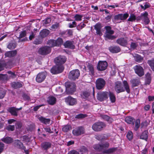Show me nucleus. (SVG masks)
I'll use <instances>...</instances> for the list:
<instances>
[{
    "instance_id": "nucleus-1",
    "label": "nucleus",
    "mask_w": 154,
    "mask_h": 154,
    "mask_svg": "<svg viewBox=\"0 0 154 154\" xmlns=\"http://www.w3.org/2000/svg\"><path fill=\"white\" fill-rule=\"evenodd\" d=\"M123 84L125 89L122 86V83L120 82H117L115 83L114 89L117 94L124 92L126 90L128 93H130V90L128 83L127 81L124 80L123 81Z\"/></svg>"
},
{
    "instance_id": "nucleus-2",
    "label": "nucleus",
    "mask_w": 154,
    "mask_h": 154,
    "mask_svg": "<svg viewBox=\"0 0 154 154\" xmlns=\"http://www.w3.org/2000/svg\"><path fill=\"white\" fill-rule=\"evenodd\" d=\"M104 28L106 29V32L105 34V39H108L110 40H113L116 39V37L114 35H112L113 34L114 31L112 30V27L110 26H106Z\"/></svg>"
},
{
    "instance_id": "nucleus-3",
    "label": "nucleus",
    "mask_w": 154,
    "mask_h": 154,
    "mask_svg": "<svg viewBox=\"0 0 154 154\" xmlns=\"http://www.w3.org/2000/svg\"><path fill=\"white\" fill-rule=\"evenodd\" d=\"M106 126L105 123L102 122H98L94 123L92 127V129L96 132L100 131Z\"/></svg>"
},
{
    "instance_id": "nucleus-4",
    "label": "nucleus",
    "mask_w": 154,
    "mask_h": 154,
    "mask_svg": "<svg viewBox=\"0 0 154 154\" xmlns=\"http://www.w3.org/2000/svg\"><path fill=\"white\" fill-rule=\"evenodd\" d=\"M108 94L109 93L107 91H99L97 94V99L99 101L102 102L108 98Z\"/></svg>"
},
{
    "instance_id": "nucleus-5",
    "label": "nucleus",
    "mask_w": 154,
    "mask_h": 154,
    "mask_svg": "<svg viewBox=\"0 0 154 154\" xmlns=\"http://www.w3.org/2000/svg\"><path fill=\"white\" fill-rule=\"evenodd\" d=\"M80 75V72L78 69H75L70 71L69 73L68 78L69 79L75 81L78 79Z\"/></svg>"
},
{
    "instance_id": "nucleus-6",
    "label": "nucleus",
    "mask_w": 154,
    "mask_h": 154,
    "mask_svg": "<svg viewBox=\"0 0 154 154\" xmlns=\"http://www.w3.org/2000/svg\"><path fill=\"white\" fill-rule=\"evenodd\" d=\"M66 59L67 58L65 56L63 55H60L55 57L54 61L56 65L63 66L62 65L66 62Z\"/></svg>"
},
{
    "instance_id": "nucleus-7",
    "label": "nucleus",
    "mask_w": 154,
    "mask_h": 154,
    "mask_svg": "<svg viewBox=\"0 0 154 154\" xmlns=\"http://www.w3.org/2000/svg\"><path fill=\"white\" fill-rule=\"evenodd\" d=\"M109 146V144L108 142H105L101 144H97L94 146V149L99 151L101 152L104 149H107Z\"/></svg>"
},
{
    "instance_id": "nucleus-8",
    "label": "nucleus",
    "mask_w": 154,
    "mask_h": 154,
    "mask_svg": "<svg viewBox=\"0 0 154 154\" xmlns=\"http://www.w3.org/2000/svg\"><path fill=\"white\" fill-rule=\"evenodd\" d=\"M108 66V63L106 61L100 60L97 65V69L98 71H103L106 69Z\"/></svg>"
},
{
    "instance_id": "nucleus-9",
    "label": "nucleus",
    "mask_w": 154,
    "mask_h": 154,
    "mask_svg": "<svg viewBox=\"0 0 154 154\" xmlns=\"http://www.w3.org/2000/svg\"><path fill=\"white\" fill-rule=\"evenodd\" d=\"M106 84V82L104 79L102 78L97 79L96 81V87L98 90L103 89Z\"/></svg>"
},
{
    "instance_id": "nucleus-10",
    "label": "nucleus",
    "mask_w": 154,
    "mask_h": 154,
    "mask_svg": "<svg viewBox=\"0 0 154 154\" xmlns=\"http://www.w3.org/2000/svg\"><path fill=\"white\" fill-rule=\"evenodd\" d=\"M64 67L63 66L56 65L53 66L51 69V73L54 74H59L62 72L64 70Z\"/></svg>"
},
{
    "instance_id": "nucleus-11",
    "label": "nucleus",
    "mask_w": 154,
    "mask_h": 154,
    "mask_svg": "<svg viewBox=\"0 0 154 154\" xmlns=\"http://www.w3.org/2000/svg\"><path fill=\"white\" fill-rule=\"evenodd\" d=\"M51 51V48L49 46H45L40 48L38 50V53L42 55H47Z\"/></svg>"
},
{
    "instance_id": "nucleus-12",
    "label": "nucleus",
    "mask_w": 154,
    "mask_h": 154,
    "mask_svg": "<svg viewBox=\"0 0 154 154\" xmlns=\"http://www.w3.org/2000/svg\"><path fill=\"white\" fill-rule=\"evenodd\" d=\"M85 132V129L82 126H79L74 129L72 133L74 136H78L84 134Z\"/></svg>"
},
{
    "instance_id": "nucleus-13",
    "label": "nucleus",
    "mask_w": 154,
    "mask_h": 154,
    "mask_svg": "<svg viewBox=\"0 0 154 154\" xmlns=\"http://www.w3.org/2000/svg\"><path fill=\"white\" fill-rule=\"evenodd\" d=\"M65 85L66 90L70 93H73L75 91L76 86L74 82H66L65 83Z\"/></svg>"
},
{
    "instance_id": "nucleus-14",
    "label": "nucleus",
    "mask_w": 154,
    "mask_h": 154,
    "mask_svg": "<svg viewBox=\"0 0 154 154\" xmlns=\"http://www.w3.org/2000/svg\"><path fill=\"white\" fill-rule=\"evenodd\" d=\"M133 68L135 73L139 76L141 77L144 75V70L140 66L136 65Z\"/></svg>"
},
{
    "instance_id": "nucleus-15",
    "label": "nucleus",
    "mask_w": 154,
    "mask_h": 154,
    "mask_svg": "<svg viewBox=\"0 0 154 154\" xmlns=\"http://www.w3.org/2000/svg\"><path fill=\"white\" fill-rule=\"evenodd\" d=\"M51 143L50 142L44 141L41 143L40 147L42 150L47 152L48 150L51 147Z\"/></svg>"
},
{
    "instance_id": "nucleus-16",
    "label": "nucleus",
    "mask_w": 154,
    "mask_h": 154,
    "mask_svg": "<svg viewBox=\"0 0 154 154\" xmlns=\"http://www.w3.org/2000/svg\"><path fill=\"white\" fill-rule=\"evenodd\" d=\"M47 75L46 72H42L38 73L36 77L35 80L38 83L43 82L45 79Z\"/></svg>"
},
{
    "instance_id": "nucleus-17",
    "label": "nucleus",
    "mask_w": 154,
    "mask_h": 154,
    "mask_svg": "<svg viewBox=\"0 0 154 154\" xmlns=\"http://www.w3.org/2000/svg\"><path fill=\"white\" fill-rule=\"evenodd\" d=\"M94 29L96 31V34L100 36L102 35V33L101 29L102 27L101 23L99 22L95 24L94 26Z\"/></svg>"
},
{
    "instance_id": "nucleus-18",
    "label": "nucleus",
    "mask_w": 154,
    "mask_h": 154,
    "mask_svg": "<svg viewBox=\"0 0 154 154\" xmlns=\"http://www.w3.org/2000/svg\"><path fill=\"white\" fill-rule=\"evenodd\" d=\"M65 102L71 106L75 105L76 103V100L70 96H69L65 98Z\"/></svg>"
},
{
    "instance_id": "nucleus-19",
    "label": "nucleus",
    "mask_w": 154,
    "mask_h": 154,
    "mask_svg": "<svg viewBox=\"0 0 154 154\" xmlns=\"http://www.w3.org/2000/svg\"><path fill=\"white\" fill-rule=\"evenodd\" d=\"M116 42L120 45L123 47H126L128 45V41L127 39L124 37H121L116 40Z\"/></svg>"
},
{
    "instance_id": "nucleus-20",
    "label": "nucleus",
    "mask_w": 154,
    "mask_h": 154,
    "mask_svg": "<svg viewBox=\"0 0 154 154\" xmlns=\"http://www.w3.org/2000/svg\"><path fill=\"white\" fill-rule=\"evenodd\" d=\"M13 145L16 148L22 149H25L26 147L23 145V144L19 140H15L14 141Z\"/></svg>"
},
{
    "instance_id": "nucleus-21",
    "label": "nucleus",
    "mask_w": 154,
    "mask_h": 154,
    "mask_svg": "<svg viewBox=\"0 0 154 154\" xmlns=\"http://www.w3.org/2000/svg\"><path fill=\"white\" fill-rule=\"evenodd\" d=\"M74 44V41L68 40L64 42L63 45L66 48H69L71 49H74L75 48V46Z\"/></svg>"
},
{
    "instance_id": "nucleus-22",
    "label": "nucleus",
    "mask_w": 154,
    "mask_h": 154,
    "mask_svg": "<svg viewBox=\"0 0 154 154\" xmlns=\"http://www.w3.org/2000/svg\"><path fill=\"white\" fill-rule=\"evenodd\" d=\"M109 51L112 53H117L121 51L120 47L117 45H113L109 47L108 48Z\"/></svg>"
},
{
    "instance_id": "nucleus-23",
    "label": "nucleus",
    "mask_w": 154,
    "mask_h": 154,
    "mask_svg": "<svg viewBox=\"0 0 154 154\" xmlns=\"http://www.w3.org/2000/svg\"><path fill=\"white\" fill-rule=\"evenodd\" d=\"M17 53V51L16 50H15L7 51L5 53V57H11L16 56Z\"/></svg>"
},
{
    "instance_id": "nucleus-24",
    "label": "nucleus",
    "mask_w": 154,
    "mask_h": 154,
    "mask_svg": "<svg viewBox=\"0 0 154 154\" xmlns=\"http://www.w3.org/2000/svg\"><path fill=\"white\" fill-rule=\"evenodd\" d=\"M130 82L131 84V86L132 88L138 86L140 83V80L137 78L131 80L130 81Z\"/></svg>"
},
{
    "instance_id": "nucleus-25",
    "label": "nucleus",
    "mask_w": 154,
    "mask_h": 154,
    "mask_svg": "<svg viewBox=\"0 0 154 154\" xmlns=\"http://www.w3.org/2000/svg\"><path fill=\"white\" fill-rule=\"evenodd\" d=\"M11 87L15 89H18L23 87L22 83L18 82H14L11 83Z\"/></svg>"
},
{
    "instance_id": "nucleus-26",
    "label": "nucleus",
    "mask_w": 154,
    "mask_h": 154,
    "mask_svg": "<svg viewBox=\"0 0 154 154\" xmlns=\"http://www.w3.org/2000/svg\"><path fill=\"white\" fill-rule=\"evenodd\" d=\"M38 119L41 123L46 125L49 124L51 121L50 119L45 118L42 116L38 117Z\"/></svg>"
},
{
    "instance_id": "nucleus-27",
    "label": "nucleus",
    "mask_w": 154,
    "mask_h": 154,
    "mask_svg": "<svg viewBox=\"0 0 154 154\" xmlns=\"http://www.w3.org/2000/svg\"><path fill=\"white\" fill-rule=\"evenodd\" d=\"M8 111L11 115L15 116H18L17 112L16 111V108L15 107H12L9 108L8 109Z\"/></svg>"
},
{
    "instance_id": "nucleus-28",
    "label": "nucleus",
    "mask_w": 154,
    "mask_h": 154,
    "mask_svg": "<svg viewBox=\"0 0 154 154\" xmlns=\"http://www.w3.org/2000/svg\"><path fill=\"white\" fill-rule=\"evenodd\" d=\"M50 33V31L49 30L47 29H43L40 32V35L42 38H44L47 35Z\"/></svg>"
},
{
    "instance_id": "nucleus-29",
    "label": "nucleus",
    "mask_w": 154,
    "mask_h": 154,
    "mask_svg": "<svg viewBox=\"0 0 154 154\" xmlns=\"http://www.w3.org/2000/svg\"><path fill=\"white\" fill-rule=\"evenodd\" d=\"M1 140L6 144H10L13 142V139L9 137H3L1 139Z\"/></svg>"
},
{
    "instance_id": "nucleus-30",
    "label": "nucleus",
    "mask_w": 154,
    "mask_h": 154,
    "mask_svg": "<svg viewBox=\"0 0 154 154\" xmlns=\"http://www.w3.org/2000/svg\"><path fill=\"white\" fill-rule=\"evenodd\" d=\"M56 98L53 96L49 97L47 100V102L51 105H53L56 103Z\"/></svg>"
},
{
    "instance_id": "nucleus-31",
    "label": "nucleus",
    "mask_w": 154,
    "mask_h": 154,
    "mask_svg": "<svg viewBox=\"0 0 154 154\" xmlns=\"http://www.w3.org/2000/svg\"><path fill=\"white\" fill-rule=\"evenodd\" d=\"M148 132L147 130L144 131L140 136V139L147 141L148 140Z\"/></svg>"
},
{
    "instance_id": "nucleus-32",
    "label": "nucleus",
    "mask_w": 154,
    "mask_h": 154,
    "mask_svg": "<svg viewBox=\"0 0 154 154\" xmlns=\"http://www.w3.org/2000/svg\"><path fill=\"white\" fill-rule=\"evenodd\" d=\"M100 117L103 119L107 121L109 123H112L113 121V119L106 115H101Z\"/></svg>"
},
{
    "instance_id": "nucleus-33",
    "label": "nucleus",
    "mask_w": 154,
    "mask_h": 154,
    "mask_svg": "<svg viewBox=\"0 0 154 154\" xmlns=\"http://www.w3.org/2000/svg\"><path fill=\"white\" fill-rule=\"evenodd\" d=\"M117 149L118 148L117 147H113L109 148L108 149L104 150L103 152L104 154H109L115 152Z\"/></svg>"
},
{
    "instance_id": "nucleus-34",
    "label": "nucleus",
    "mask_w": 154,
    "mask_h": 154,
    "mask_svg": "<svg viewBox=\"0 0 154 154\" xmlns=\"http://www.w3.org/2000/svg\"><path fill=\"white\" fill-rule=\"evenodd\" d=\"M87 66L88 69L89 70V71L90 73V75H94V71L93 65L91 63H88Z\"/></svg>"
},
{
    "instance_id": "nucleus-35",
    "label": "nucleus",
    "mask_w": 154,
    "mask_h": 154,
    "mask_svg": "<svg viewBox=\"0 0 154 154\" xmlns=\"http://www.w3.org/2000/svg\"><path fill=\"white\" fill-rule=\"evenodd\" d=\"M125 121L127 123L129 124H134L135 119L132 117L130 116H127L125 119Z\"/></svg>"
},
{
    "instance_id": "nucleus-36",
    "label": "nucleus",
    "mask_w": 154,
    "mask_h": 154,
    "mask_svg": "<svg viewBox=\"0 0 154 154\" xmlns=\"http://www.w3.org/2000/svg\"><path fill=\"white\" fill-rule=\"evenodd\" d=\"M108 95L111 102L112 103H115L116 101V96L112 92L109 91Z\"/></svg>"
},
{
    "instance_id": "nucleus-37",
    "label": "nucleus",
    "mask_w": 154,
    "mask_h": 154,
    "mask_svg": "<svg viewBox=\"0 0 154 154\" xmlns=\"http://www.w3.org/2000/svg\"><path fill=\"white\" fill-rule=\"evenodd\" d=\"M134 57L135 61L139 63L141 62L143 59V57L138 54H136Z\"/></svg>"
},
{
    "instance_id": "nucleus-38",
    "label": "nucleus",
    "mask_w": 154,
    "mask_h": 154,
    "mask_svg": "<svg viewBox=\"0 0 154 154\" xmlns=\"http://www.w3.org/2000/svg\"><path fill=\"white\" fill-rule=\"evenodd\" d=\"M147 63L150 67L152 70L154 71V59L148 60Z\"/></svg>"
},
{
    "instance_id": "nucleus-39",
    "label": "nucleus",
    "mask_w": 154,
    "mask_h": 154,
    "mask_svg": "<svg viewBox=\"0 0 154 154\" xmlns=\"http://www.w3.org/2000/svg\"><path fill=\"white\" fill-rule=\"evenodd\" d=\"M56 46H60L63 43V39L60 38H58L56 40H55Z\"/></svg>"
},
{
    "instance_id": "nucleus-40",
    "label": "nucleus",
    "mask_w": 154,
    "mask_h": 154,
    "mask_svg": "<svg viewBox=\"0 0 154 154\" xmlns=\"http://www.w3.org/2000/svg\"><path fill=\"white\" fill-rule=\"evenodd\" d=\"M71 129L72 127L70 125H67L63 127L62 130L63 132H68Z\"/></svg>"
},
{
    "instance_id": "nucleus-41",
    "label": "nucleus",
    "mask_w": 154,
    "mask_h": 154,
    "mask_svg": "<svg viewBox=\"0 0 154 154\" xmlns=\"http://www.w3.org/2000/svg\"><path fill=\"white\" fill-rule=\"evenodd\" d=\"M16 46L17 44L15 43L11 42L8 45L7 48L10 50H12L14 49Z\"/></svg>"
},
{
    "instance_id": "nucleus-42",
    "label": "nucleus",
    "mask_w": 154,
    "mask_h": 154,
    "mask_svg": "<svg viewBox=\"0 0 154 154\" xmlns=\"http://www.w3.org/2000/svg\"><path fill=\"white\" fill-rule=\"evenodd\" d=\"M140 120L139 119H137L135 122V126L134 128V130L137 131L139 128L140 126Z\"/></svg>"
},
{
    "instance_id": "nucleus-43",
    "label": "nucleus",
    "mask_w": 154,
    "mask_h": 154,
    "mask_svg": "<svg viewBox=\"0 0 154 154\" xmlns=\"http://www.w3.org/2000/svg\"><path fill=\"white\" fill-rule=\"evenodd\" d=\"M51 19L50 17L46 18L43 21V24L45 26H48L51 22Z\"/></svg>"
},
{
    "instance_id": "nucleus-44",
    "label": "nucleus",
    "mask_w": 154,
    "mask_h": 154,
    "mask_svg": "<svg viewBox=\"0 0 154 154\" xmlns=\"http://www.w3.org/2000/svg\"><path fill=\"white\" fill-rule=\"evenodd\" d=\"M47 44L50 46V47H52L56 46L55 40L50 39L48 41Z\"/></svg>"
},
{
    "instance_id": "nucleus-45",
    "label": "nucleus",
    "mask_w": 154,
    "mask_h": 154,
    "mask_svg": "<svg viewBox=\"0 0 154 154\" xmlns=\"http://www.w3.org/2000/svg\"><path fill=\"white\" fill-rule=\"evenodd\" d=\"M136 16L134 14H130L128 20V21L130 22L134 21L136 20Z\"/></svg>"
},
{
    "instance_id": "nucleus-46",
    "label": "nucleus",
    "mask_w": 154,
    "mask_h": 154,
    "mask_svg": "<svg viewBox=\"0 0 154 154\" xmlns=\"http://www.w3.org/2000/svg\"><path fill=\"white\" fill-rule=\"evenodd\" d=\"M87 116L88 115L87 114L80 113L76 115L75 117V118L77 119H82L87 117Z\"/></svg>"
},
{
    "instance_id": "nucleus-47",
    "label": "nucleus",
    "mask_w": 154,
    "mask_h": 154,
    "mask_svg": "<svg viewBox=\"0 0 154 154\" xmlns=\"http://www.w3.org/2000/svg\"><path fill=\"white\" fill-rule=\"evenodd\" d=\"M7 73L10 75V78L14 79L17 77V74H15V72H13L11 71H8Z\"/></svg>"
},
{
    "instance_id": "nucleus-48",
    "label": "nucleus",
    "mask_w": 154,
    "mask_h": 154,
    "mask_svg": "<svg viewBox=\"0 0 154 154\" xmlns=\"http://www.w3.org/2000/svg\"><path fill=\"white\" fill-rule=\"evenodd\" d=\"M126 137L129 140H131L133 138L132 132L131 131H129L127 134Z\"/></svg>"
},
{
    "instance_id": "nucleus-49",
    "label": "nucleus",
    "mask_w": 154,
    "mask_h": 154,
    "mask_svg": "<svg viewBox=\"0 0 154 154\" xmlns=\"http://www.w3.org/2000/svg\"><path fill=\"white\" fill-rule=\"evenodd\" d=\"M8 80V78L7 74H0V81L7 80Z\"/></svg>"
},
{
    "instance_id": "nucleus-50",
    "label": "nucleus",
    "mask_w": 154,
    "mask_h": 154,
    "mask_svg": "<svg viewBox=\"0 0 154 154\" xmlns=\"http://www.w3.org/2000/svg\"><path fill=\"white\" fill-rule=\"evenodd\" d=\"M121 17V20H126L129 16V14L128 13L124 14H120Z\"/></svg>"
},
{
    "instance_id": "nucleus-51",
    "label": "nucleus",
    "mask_w": 154,
    "mask_h": 154,
    "mask_svg": "<svg viewBox=\"0 0 154 154\" xmlns=\"http://www.w3.org/2000/svg\"><path fill=\"white\" fill-rule=\"evenodd\" d=\"M140 6L142 9H143V10H145L147 8H150L151 5L149 3L146 2L145 3L144 6L142 5H141Z\"/></svg>"
},
{
    "instance_id": "nucleus-52",
    "label": "nucleus",
    "mask_w": 154,
    "mask_h": 154,
    "mask_svg": "<svg viewBox=\"0 0 154 154\" xmlns=\"http://www.w3.org/2000/svg\"><path fill=\"white\" fill-rule=\"evenodd\" d=\"M6 129L9 131H13L15 129V126L14 125H8L6 126Z\"/></svg>"
},
{
    "instance_id": "nucleus-53",
    "label": "nucleus",
    "mask_w": 154,
    "mask_h": 154,
    "mask_svg": "<svg viewBox=\"0 0 154 154\" xmlns=\"http://www.w3.org/2000/svg\"><path fill=\"white\" fill-rule=\"evenodd\" d=\"M90 92L87 91H85L83 92L82 97L84 98H88L90 95Z\"/></svg>"
},
{
    "instance_id": "nucleus-54",
    "label": "nucleus",
    "mask_w": 154,
    "mask_h": 154,
    "mask_svg": "<svg viewBox=\"0 0 154 154\" xmlns=\"http://www.w3.org/2000/svg\"><path fill=\"white\" fill-rule=\"evenodd\" d=\"M82 15L79 14H76L74 16V18L75 21H80L82 20Z\"/></svg>"
},
{
    "instance_id": "nucleus-55",
    "label": "nucleus",
    "mask_w": 154,
    "mask_h": 154,
    "mask_svg": "<svg viewBox=\"0 0 154 154\" xmlns=\"http://www.w3.org/2000/svg\"><path fill=\"white\" fill-rule=\"evenodd\" d=\"M81 23L79 24L77 26L76 29L80 31L86 26V25L84 23Z\"/></svg>"
},
{
    "instance_id": "nucleus-56",
    "label": "nucleus",
    "mask_w": 154,
    "mask_h": 154,
    "mask_svg": "<svg viewBox=\"0 0 154 154\" xmlns=\"http://www.w3.org/2000/svg\"><path fill=\"white\" fill-rule=\"evenodd\" d=\"M80 151L81 152H88V149L86 146H82L80 149Z\"/></svg>"
},
{
    "instance_id": "nucleus-57",
    "label": "nucleus",
    "mask_w": 154,
    "mask_h": 154,
    "mask_svg": "<svg viewBox=\"0 0 154 154\" xmlns=\"http://www.w3.org/2000/svg\"><path fill=\"white\" fill-rule=\"evenodd\" d=\"M6 91L5 90H0V99L3 98L6 94Z\"/></svg>"
},
{
    "instance_id": "nucleus-58",
    "label": "nucleus",
    "mask_w": 154,
    "mask_h": 154,
    "mask_svg": "<svg viewBox=\"0 0 154 154\" xmlns=\"http://www.w3.org/2000/svg\"><path fill=\"white\" fill-rule=\"evenodd\" d=\"M42 42V39L38 38L35 39L33 42V43L36 45L40 44Z\"/></svg>"
},
{
    "instance_id": "nucleus-59",
    "label": "nucleus",
    "mask_w": 154,
    "mask_h": 154,
    "mask_svg": "<svg viewBox=\"0 0 154 154\" xmlns=\"http://www.w3.org/2000/svg\"><path fill=\"white\" fill-rule=\"evenodd\" d=\"M96 138L98 140L100 141H102L106 140L105 137H103L102 135H98L97 136H96Z\"/></svg>"
},
{
    "instance_id": "nucleus-60",
    "label": "nucleus",
    "mask_w": 154,
    "mask_h": 154,
    "mask_svg": "<svg viewBox=\"0 0 154 154\" xmlns=\"http://www.w3.org/2000/svg\"><path fill=\"white\" fill-rule=\"evenodd\" d=\"M26 35V32L25 30H23L21 32L20 34L19 38H23Z\"/></svg>"
},
{
    "instance_id": "nucleus-61",
    "label": "nucleus",
    "mask_w": 154,
    "mask_h": 154,
    "mask_svg": "<svg viewBox=\"0 0 154 154\" xmlns=\"http://www.w3.org/2000/svg\"><path fill=\"white\" fill-rule=\"evenodd\" d=\"M137 47V45L136 43L132 42L130 45L131 48L133 50L135 49Z\"/></svg>"
},
{
    "instance_id": "nucleus-62",
    "label": "nucleus",
    "mask_w": 154,
    "mask_h": 154,
    "mask_svg": "<svg viewBox=\"0 0 154 154\" xmlns=\"http://www.w3.org/2000/svg\"><path fill=\"white\" fill-rule=\"evenodd\" d=\"M121 18L120 14H119L117 15H116L114 17V19L115 20H121Z\"/></svg>"
},
{
    "instance_id": "nucleus-63",
    "label": "nucleus",
    "mask_w": 154,
    "mask_h": 154,
    "mask_svg": "<svg viewBox=\"0 0 154 154\" xmlns=\"http://www.w3.org/2000/svg\"><path fill=\"white\" fill-rule=\"evenodd\" d=\"M5 144L2 142H0V154L3 151Z\"/></svg>"
},
{
    "instance_id": "nucleus-64",
    "label": "nucleus",
    "mask_w": 154,
    "mask_h": 154,
    "mask_svg": "<svg viewBox=\"0 0 154 154\" xmlns=\"http://www.w3.org/2000/svg\"><path fill=\"white\" fill-rule=\"evenodd\" d=\"M68 154H79L78 152L75 150H72L69 151Z\"/></svg>"
}]
</instances>
